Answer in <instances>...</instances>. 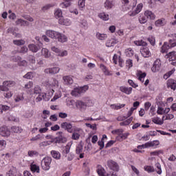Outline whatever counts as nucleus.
Wrapping results in <instances>:
<instances>
[{"mask_svg": "<svg viewBox=\"0 0 176 176\" xmlns=\"http://www.w3.org/2000/svg\"><path fill=\"white\" fill-rule=\"evenodd\" d=\"M166 58H169V61H175L176 60V52L173 51L166 54Z\"/></svg>", "mask_w": 176, "mask_h": 176, "instance_id": "6ab92c4d", "label": "nucleus"}, {"mask_svg": "<svg viewBox=\"0 0 176 176\" xmlns=\"http://www.w3.org/2000/svg\"><path fill=\"white\" fill-rule=\"evenodd\" d=\"M61 129L63 130H66L67 133H74L75 130H74V126L72 123L68 122H64L61 123L60 125Z\"/></svg>", "mask_w": 176, "mask_h": 176, "instance_id": "39448f33", "label": "nucleus"}, {"mask_svg": "<svg viewBox=\"0 0 176 176\" xmlns=\"http://www.w3.org/2000/svg\"><path fill=\"white\" fill-rule=\"evenodd\" d=\"M59 24L62 25H71V20L69 19L60 18L59 19Z\"/></svg>", "mask_w": 176, "mask_h": 176, "instance_id": "4be33fe9", "label": "nucleus"}, {"mask_svg": "<svg viewBox=\"0 0 176 176\" xmlns=\"http://www.w3.org/2000/svg\"><path fill=\"white\" fill-rule=\"evenodd\" d=\"M28 52V48L27 46H23L21 47V50L19 51V53H21V54H25Z\"/></svg>", "mask_w": 176, "mask_h": 176, "instance_id": "864d4df0", "label": "nucleus"}, {"mask_svg": "<svg viewBox=\"0 0 176 176\" xmlns=\"http://www.w3.org/2000/svg\"><path fill=\"white\" fill-rule=\"evenodd\" d=\"M6 148V141L5 140H0V151H3Z\"/></svg>", "mask_w": 176, "mask_h": 176, "instance_id": "c03bdc74", "label": "nucleus"}, {"mask_svg": "<svg viewBox=\"0 0 176 176\" xmlns=\"http://www.w3.org/2000/svg\"><path fill=\"white\" fill-rule=\"evenodd\" d=\"M86 0H78V6L79 8H85V3Z\"/></svg>", "mask_w": 176, "mask_h": 176, "instance_id": "774afa93", "label": "nucleus"}, {"mask_svg": "<svg viewBox=\"0 0 176 176\" xmlns=\"http://www.w3.org/2000/svg\"><path fill=\"white\" fill-rule=\"evenodd\" d=\"M63 80L65 85H72V83H74V80L72 79V77L69 76H64Z\"/></svg>", "mask_w": 176, "mask_h": 176, "instance_id": "5701e85b", "label": "nucleus"}, {"mask_svg": "<svg viewBox=\"0 0 176 176\" xmlns=\"http://www.w3.org/2000/svg\"><path fill=\"white\" fill-rule=\"evenodd\" d=\"M8 111H10V107L5 104H1V113L8 112Z\"/></svg>", "mask_w": 176, "mask_h": 176, "instance_id": "ea45409f", "label": "nucleus"}, {"mask_svg": "<svg viewBox=\"0 0 176 176\" xmlns=\"http://www.w3.org/2000/svg\"><path fill=\"white\" fill-rule=\"evenodd\" d=\"M151 146H155V141L147 142L145 144H142L141 146H138V149H142V148H151Z\"/></svg>", "mask_w": 176, "mask_h": 176, "instance_id": "412c9836", "label": "nucleus"}, {"mask_svg": "<svg viewBox=\"0 0 176 176\" xmlns=\"http://www.w3.org/2000/svg\"><path fill=\"white\" fill-rule=\"evenodd\" d=\"M152 122L155 123V124H159V126H162V124L164 123V122L162 121L159 117L152 118Z\"/></svg>", "mask_w": 176, "mask_h": 176, "instance_id": "473e14b6", "label": "nucleus"}, {"mask_svg": "<svg viewBox=\"0 0 176 176\" xmlns=\"http://www.w3.org/2000/svg\"><path fill=\"white\" fill-rule=\"evenodd\" d=\"M56 39H58V42H61L64 43V42H67L68 41V38L63 34L60 32L58 33V36H56Z\"/></svg>", "mask_w": 176, "mask_h": 176, "instance_id": "f3484780", "label": "nucleus"}, {"mask_svg": "<svg viewBox=\"0 0 176 176\" xmlns=\"http://www.w3.org/2000/svg\"><path fill=\"white\" fill-rule=\"evenodd\" d=\"M54 14L56 17H58V19H59V17H61L63 16V12L61 11V10L58 9L55 11Z\"/></svg>", "mask_w": 176, "mask_h": 176, "instance_id": "13d9d810", "label": "nucleus"}, {"mask_svg": "<svg viewBox=\"0 0 176 176\" xmlns=\"http://www.w3.org/2000/svg\"><path fill=\"white\" fill-rule=\"evenodd\" d=\"M144 170L147 173H153L155 171V168L151 166H144Z\"/></svg>", "mask_w": 176, "mask_h": 176, "instance_id": "6e6d98bb", "label": "nucleus"}, {"mask_svg": "<svg viewBox=\"0 0 176 176\" xmlns=\"http://www.w3.org/2000/svg\"><path fill=\"white\" fill-rule=\"evenodd\" d=\"M108 166L113 171H119V165L115 161L109 160L107 162Z\"/></svg>", "mask_w": 176, "mask_h": 176, "instance_id": "6e6552de", "label": "nucleus"}, {"mask_svg": "<svg viewBox=\"0 0 176 176\" xmlns=\"http://www.w3.org/2000/svg\"><path fill=\"white\" fill-rule=\"evenodd\" d=\"M135 45H136V46H146V45H148L146 43V42L140 40V41H134Z\"/></svg>", "mask_w": 176, "mask_h": 176, "instance_id": "4c0bfd02", "label": "nucleus"}, {"mask_svg": "<svg viewBox=\"0 0 176 176\" xmlns=\"http://www.w3.org/2000/svg\"><path fill=\"white\" fill-rule=\"evenodd\" d=\"M160 67H162V62H160V59H157L153 63L151 71L157 72V71H160Z\"/></svg>", "mask_w": 176, "mask_h": 176, "instance_id": "0eeeda50", "label": "nucleus"}, {"mask_svg": "<svg viewBox=\"0 0 176 176\" xmlns=\"http://www.w3.org/2000/svg\"><path fill=\"white\" fill-rule=\"evenodd\" d=\"M0 135H1V137H9V135H10L9 128L6 126L0 127Z\"/></svg>", "mask_w": 176, "mask_h": 176, "instance_id": "423d86ee", "label": "nucleus"}, {"mask_svg": "<svg viewBox=\"0 0 176 176\" xmlns=\"http://www.w3.org/2000/svg\"><path fill=\"white\" fill-rule=\"evenodd\" d=\"M171 47H170V45H168L167 43H164L161 48V53H167L168 52V49H170Z\"/></svg>", "mask_w": 176, "mask_h": 176, "instance_id": "cd10ccee", "label": "nucleus"}, {"mask_svg": "<svg viewBox=\"0 0 176 176\" xmlns=\"http://www.w3.org/2000/svg\"><path fill=\"white\" fill-rule=\"evenodd\" d=\"M80 138V135L78 132H73L72 135V140H75L76 141H78Z\"/></svg>", "mask_w": 176, "mask_h": 176, "instance_id": "a18cd8bd", "label": "nucleus"}, {"mask_svg": "<svg viewBox=\"0 0 176 176\" xmlns=\"http://www.w3.org/2000/svg\"><path fill=\"white\" fill-rule=\"evenodd\" d=\"M136 76L138 77V80H140V82H144V78L146 76V73H142L141 70H138Z\"/></svg>", "mask_w": 176, "mask_h": 176, "instance_id": "a211bd4d", "label": "nucleus"}, {"mask_svg": "<svg viewBox=\"0 0 176 176\" xmlns=\"http://www.w3.org/2000/svg\"><path fill=\"white\" fill-rule=\"evenodd\" d=\"M45 35L49 38H52V39H57L58 32L49 30L46 31Z\"/></svg>", "mask_w": 176, "mask_h": 176, "instance_id": "1a4fd4ad", "label": "nucleus"}, {"mask_svg": "<svg viewBox=\"0 0 176 176\" xmlns=\"http://www.w3.org/2000/svg\"><path fill=\"white\" fill-rule=\"evenodd\" d=\"M96 38H97V39H99L100 41H105V39H107V38H108V36L105 34L97 33Z\"/></svg>", "mask_w": 176, "mask_h": 176, "instance_id": "7c9ffc66", "label": "nucleus"}, {"mask_svg": "<svg viewBox=\"0 0 176 176\" xmlns=\"http://www.w3.org/2000/svg\"><path fill=\"white\" fill-rule=\"evenodd\" d=\"M8 120H10V122H19V118L13 116H10L8 117Z\"/></svg>", "mask_w": 176, "mask_h": 176, "instance_id": "69168bd1", "label": "nucleus"}, {"mask_svg": "<svg viewBox=\"0 0 176 176\" xmlns=\"http://www.w3.org/2000/svg\"><path fill=\"white\" fill-rule=\"evenodd\" d=\"M140 53L142 54V56H143V57H149V56H151V51H149V48L146 47H142L140 49Z\"/></svg>", "mask_w": 176, "mask_h": 176, "instance_id": "f8f14e48", "label": "nucleus"}, {"mask_svg": "<svg viewBox=\"0 0 176 176\" xmlns=\"http://www.w3.org/2000/svg\"><path fill=\"white\" fill-rule=\"evenodd\" d=\"M50 164H52V158L49 157H46L41 161V167L43 170L45 171H47V170H50Z\"/></svg>", "mask_w": 176, "mask_h": 176, "instance_id": "7ed1b4c3", "label": "nucleus"}, {"mask_svg": "<svg viewBox=\"0 0 176 176\" xmlns=\"http://www.w3.org/2000/svg\"><path fill=\"white\" fill-rule=\"evenodd\" d=\"M30 170L33 173H39V166H36V164H32L30 166Z\"/></svg>", "mask_w": 176, "mask_h": 176, "instance_id": "58836bf2", "label": "nucleus"}, {"mask_svg": "<svg viewBox=\"0 0 176 176\" xmlns=\"http://www.w3.org/2000/svg\"><path fill=\"white\" fill-rule=\"evenodd\" d=\"M15 102H20V101H24V96L23 95H18L15 97Z\"/></svg>", "mask_w": 176, "mask_h": 176, "instance_id": "3c124183", "label": "nucleus"}, {"mask_svg": "<svg viewBox=\"0 0 176 176\" xmlns=\"http://www.w3.org/2000/svg\"><path fill=\"white\" fill-rule=\"evenodd\" d=\"M42 100H45V101H49V100H50V98H46V94L41 93L38 94V97L36 98V102H41Z\"/></svg>", "mask_w": 176, "mask_h": 176, "instance_id": "2eb2a0df", "label": "nucleus"}, {"mask_svg": "<svg viewBox=\"0 0 176 176\" xmlns=\"http://www.w3.org/2000/svg\"><path fill=\"white\" fill-rule=\"evenodd\" d=\"M34 94H41L42 89H41V87H39L38 85L35 86L34 89Z\"/></svg>", "mask_w": 176, "mask_h": 176, "instance_id": "09e8293b", "label": "nucleus"}, {"mask_svg": "<svg viewBox=\"0 0 176 176\" xmlns=\"http://www.w3.org/2000/svg\"><path fill=\"white\" fill-rule=\"evenodd\" d=\"M41 53L43 56L45 57V58L50 57V53H49V50L46 48H43L41 50Z\"/></svg>", "mask_w": 176, "mask_h": 176, "instance_id": "f704fd0d", "label": "nucleus"}, {"mask_svg": "<svg viewBox=\"0 0 176 176\" xmlns=\"http://www.w3.org/2000/svg\"><path fill=\"white\" fill-rule=\"evenodd\" d=\"M118 43V41L116 40H108L106 43V46L107 47H112L113 46H115V45H116Z\"/></svg>", "mask_w": 176, "mask_h": 176, "instance_id": "bb28decb", "label": "nucleus"}, {"mask_svg": "<svg viewBox=\"0 0 176 176\" xmlns=\"http://www.w3.org/2000/svg\"><path fill=\"white\" fill-rule=\"evenodd\" d=\"M34 86V82L32 81H30L27 84L25 85L24 89H31Z\"/></svg>", "mask_w": 176, "mask_h": 176, "instance_id": "e2e57ef3", "label": "nucleus"}, {"mask_svg": "<svg viewBox=\"0 0 176 176\" xmlns=\"http://www.w3.org/2000/svg\"><path fill=\"white\" fill-rule=\"evenodd\" d=\"M89 90V86L85 85L83 87L74 88L73 91H72L71 94L74 97H80L81 94L86 93Z\"/></svg>", "mask_w": 176, "mask_h": 176, "instance_id": "f257e3e1", "label": "nucleus"}, {"mask_svg": "<svg viewBox=\"0 0 176 176\" xmlns=\"http://www.w3.org/2000/svg\"><path fill=\"white\" fill-rule=\"evenodd\" d=\"M100 68L101 71H102L104 75H106L107 76H112V73L109 72L108 67H107V66H105L104 64H100Z\"/></svg>", "mask_w": 176, "mask_h": 176, "instance_id": "ddd939ff", "label": "nucleus"}, {"mask_svg": "<svg viewBox=\"0 0 176 176\" xmlns=\"http://www.w3.org/2000/svg\"><path fill=\"white\" fill-rule=\"evenodd\" d=\"M97 173L99 176H107L104 175L105 170L102 167H99L97 170Z\"/></svg>", "mask_w": 176, "mask_h": 176, "instance_id": "79ce46f5", "label": "nucleus"}, {"mask_svg": "<svg viewBox=\"0 0 176 176\" xmlns=\"http://www.w3.org/2000/svg\"><path fill=\"white\" fill-rule=\"evenodd\" d=\"M16 85L14 81L7 80L3 82L2 85H0L1 91H9V87H13Z\"/></svg>", "mask_w": 176, "mask_h": 176, "instance_id": "f03ea898", "label": "nucleus"}, {"mask_svg": "<svg viewBox=\"0 0 176 176\" xmlns=\"http://www.w3.org/2000/svg\"><path fill=\"white\" fill-rule=\"evenodd\" d=\"M76 107L80 109V111H85V109L87 108V104L82 100H77L76 102Z\"/></svg>", "mask_w": 176, "mask_h": 176, "instance_id": "9d476101", "label": "nucleus"}, {"mask_svg": "<svg viewBox=\"0 0 176 176\" xmlns=\"http://www.w3.org/2000/svg\"><path fill=\"white\" fill-rule=\"evenodd\" d=\"M69 146H66L65 148L63 149V156H65V157H67V155L69 153Z\"/></svg>", "mask_w": 176, "mask_h": 176, "instance_id": "8fccbe9b", "label": "nucleus"}, {"mask_svg": "<svg viewBox=\"0 0 176 176\" xmlns=\"http://www.w3.org/2000/svg\"><path fill=\"white\" fill-rule=\"evenodd\" d=\"M125 54L127 57H133L134 51L131 48H128L125 50Z\"/></svg>", "mask_w": 176, "mask_h": 176, "instance_id": "e433bc0d", "label": "nucleus"}, {"mask_svg": "<svg viewBox=\"0 0 176 176\" xmlns=\"http://www.w3.org/2000/svg\"><path fill=\"white\" fill-rule=\"evenodd\" d=\"M58 56L59 57H65L66 56H68V52L67 50H60L59 51V54H58Z\"/></svg>", "mask_w": 176, "mask_h": 176, "instance_id": "5fc2aeb1", "label": "nucleus"}, {"mask_svg": "<svg viewBox=\"0 0 176 176\" xmlns=\"http://www.w3.org/2000/svg\"><path fill=\"white\" fill-rule=\"evenodd\" d=\"M51 155L54 159H56L57 160L61 157V154L57 151H52Z\"/></svg>", "mask_w": 176, "mask_h": 176, "instance_id": "c85d7f7f", "label": "nucleus"}, {"mask_svg": "<svg viewBox=\"0 0 176 176\" xmlns=\"http://www.w3.org/2000/svg\"><path fill=\"white\" fill-rule=\"evenodd\" d=\"M126 67H128L129 69H130V68L133 67V60H131V59L127 60L126 61Z\"/></svg>", "mask_w": 176, "mask_h": 176, "instance_id": "0e129e2a", "label": "nucleus"}, {"mask_svg": "<svg viewBox=\"0 0 176 176\" xmlns=\"http://www.w3.org/2000/svg\"><path fill=\"white\" fill-rule=\"evenodd\" d=\"M142 8H144V5L142 3H139L137 6L135 11L137 12V13L138 14L141 12V10H142Z\"/></svg>", "mask_w": 176, "mask_h": 176, "instance_id": "4d7b16f0", "label": "nucleus"}, {"mask_svg": "<svg viewBox=\"0 0 176 176\" xmlns=\"http://www.w3.org/2000/svg\"><path fill=\"white\" fill-rule=\"evenodd\" d=\"M166 24L164 23V19H158L157 21H155V25L156 27H162Z\"/></svg>", "mask_w": 176, "mask_h": 176, "instance_id": "37998d69", "label": "nucleus"}, {"mask_svg": "<svg viewBox=\"0 0 176 176\" xmlns=\"http://www.w3.org/2000/svg\"><path fill=\"white\" fill-rule=\"evenodd\" d=\"M21 60V57L19 56H12L11 57V61H13L14 63H19Z\"/></svg>", "mask_w": 176, "mask_h": 176, "instance_id": "603ef678", "label": "nucleus"}, {"mask_svg": "<svg viewBox=\"0 0 176 176\" xmlns=\"http://www.w3.org/2000/svg\"><path fill=\"white\" fill-rule=\"evenodd\" d=\"M144 16H146L147 19H150L151 20H154L155 17V14H153L152 11H149V10L145 11Z\"/></svg>", "mask_w": 176, "mask_h": 176, "instance_id": "b1692460", "label": "nucleus"}, {"mask_svg": "<svg viewBox=\"0 0 176 176\" xmlns=\"http://www.w3.org/2000/svg\"><path fill=\"white\" fill-rule=\"evenodd\" d=\"M28 155L30 157H32L34 156H42V155L39 154V153L36 151H29Z\"/></svg>", "mask_w": 176, "mask_h": 176, "instance_id": "72a5a7b5", "label": "nucleus"}, {"mask_svg": "<svg viewBox=\"0 0 176 176\" xmlns=\"http://www.w3.org/2000/svg\"><path fill=\"white\" fill-rule=\"evenodd\" d=\"M44 72L45 74H51V75H54V74H58V72H60V67L47 68L45 69Z\"/></svg>", "mask_w": 176, "mask_h": 176, "instance_id": "9b49d317", "label": "nucleus"}, {"mask_svg": "<svg viewBox=\"0 0 176 176\" xmlns=\"http://www.w3.org/2000/svg\"><path fill=\"white\" fill-rule=\"evenodd\" d=\"M76 152L78 155H79V154L82 153V152H83V145H82L81 143L77 146Z\"/></svg>", "mask_w": 176, "mask_h": 176, "instance_id": "a19ab883", "label": "nucleus"}, {"mask_svg": "<svg viewBox=\"0 0 176 176\" xmlns=\"http://www.w3.org/2000/svg\"><path fill=\"white\" fill-rule=\"evenodd\" d=\"M104 8L106 9H111L112 8V1H111L110 0H107L105 2H104Z\"/></svg>", "mask_w": 176, "mask_h": 176, "instance_id": "49530a36", "label": "nucleus"}, {"mask_svg": "<svg viewBox=\"0 0 176 176\" xmlns=\"http://www.w3.org/2000/svg\"><path fill=\"white\" fill-rule=\"evenodd\" d=\"M110 107H111V109L118 110V109H122V108H124V107H126V104H111Z\"/></svg>", "mask_w": 176, "mask_h": 176, "instance_id": "393cba45", "label": "nucleus"}, {"mask_svg": "<svg viewBox=\"0 0 176 176\" xmlns=\"http://www.w3.org/2000/svg\"><path fill=\"white\" fill-rule=\"evenodd\" d=\"M18 64H19V67H27V60H20V61L18 62Z\"/></svg>", "mask_w": 176, "mask_h": 176, "instance_id": "680f3d73", "label": "nucleus"}, {"mask_svg": "<svg viewBox=\"0 0 176 176\" xmlns=\"http://www.w3.org/2000/svg\"><path fill=\"white\" fill-rule=\"evenodd\" d=\"M156 172L160 175L162 174V166L159 163L155 164Z\"/></svg>", "mask_w": 176, "mask_h": 176, "instance_id": "bf43d9fd", "label": "nucleus"}, {"mask_svg": "<svg viewBox=\"0 0 176 176\" xmlns=\"http://www.w3.org/2000/svg\"><path fill=\"white\" fill-rule=\"evenodd\" d=\"M28 48L30 50V52H32L33 53H36L38 50H39V47L35 44H30L28 45Z\"/></svg>", "mask_w": 176, "mask_h": 176, "instance_id": "a878e982", "label": "nucleus"}, {"mask_svg": "<svg viewBox=\"0 0 176 176\" xmlns=\"http://www.w3.org/2000/svg\"><path fill=\"white\" fill-rule=\"evenodd\" d=\"M168 89H171L172 90H175L176 89V80L174 79H169L167 81Z\"/></svg>", "mask_w": 176, "mask_h": 176, "instance_id": "4468645a", "label": "nucleus"}, {"mask_svg": "<svg viewBox=\"0 0 176 176\" xmlns=\"http://www.w3.org/2000/svg\"><path fill=\"white\" fill-rule=\"evenodd\" d=\"M28 61H30V63H31L32 64H35L36 60H35V56H32V55H30L28 57Z\"/></svg>", "mask_w": 176, "mask_h": 176, "instance_id": "052dcab7", "label": "nucleus"}, {"mask_svg": "<svg viewBox=\"0 0 176 176\" xmlns=\"http://www.w3.org/2000/svg\"><path fill=\"white\" fill-rule=\"evenodd\" d=\"M14 45L16 46H23V45H25V41L21 39V40H13Z\"/></svg>", "mask_w": 176, "mask_h": 176, "instance_id": "2f4dec72", "label": "nucleus"}, {"mask_svg": "<svg viewBox=\"0 0 176 176\" xmlns=\"http://www.w3.org/2000/svg\"><path fill=\"white\" fill-rule=\"evenodd\" d=\"M120 91L124 93L125 94H131V91H133L132 87H120Z\"/></svg>", "mask_w": 176, "mask_h": 176, "instance_id": "aec40b11", "label": "nucleus"}, {"mask_svg": "<svg viewBox=\"0 0 176 176\" xmlns=\"http://www.w3.org/2000/svg\"><path fill=\"white\" fill-rule=\"evenodd\" d=\"M58 135L54 140L55 144H65L67 142V138L65 137V133L63 131H59L57 133Z\"/></svg>", "mask_w": 176, "mask_h": 176, "instance_id": "20e7f679", "label": "nucleus"}, {"mask_svg": "<svg viewBox=\"0 0 176 176\" xmlns=\"http://www.w3.org/2000/svg\"><path fill=\"white\" fill-rule=\"evenodd\" d=\"M11 130H12V131H13V133H21V131H23V129H21V128H20L19 126H16L11 127Z\"/></svg>", "mask_w": 176, "mask_h": 176, "instance_id": "de8ad7c7", "label": "nucleus"}, {"mask_svg": "<svg viewBox=\"0 0 176 176\" xmlns=\"http://www.w3.org/2000/svg\"><path fill=\"white\" fill-rule=\"evenodd\" d=\"M15 23L16 25H21L22 27H28V25H30V22L24 21V19H18Z\"/></svg>", "mask_w": 176, "mask_h": 176, "instance_id": "dca6fc26", "label": "nucleus"}, {"mask_svg": "<svg viewBox=\"0 0 176 176\" xmlns=\"http://www.w3.org/2000/svg\"><path fill=\"white\" fill-rule=\"evenodd\" d=\"M139 21L140 23V24H145V23H146V21H148V20L146 19V18L145 16H142V17H139Z\"/></svg>", "mask_w": 176, "mask_h": 176, "instance_id": "338daca9", "label": "nucleus"}, {"mask_svg": "<svg viewBox=\"0 0 176 176\" xmlns=\"http://www.w3.org/2000/svg\"><path fill=\"white\" fill-rule=\"evenodd\" d=\"M131 122H133V117L130 118L129 119L122 122L120 123V126H129V124H130V123H131Z\"/></svg>", "mask_w": 176, "mask_h": 176, "instance_id": "c9c22d12", "label": "nucleus"}, {"mask_svg": "<svg viewBox=\"0 0 176 176\" xmlns=\"http://www.w3.org/2000/svg\"><path fill=\"white\" fill-rule=\"evenodd\" d=\"M98 17L102 20H104V21H107V20H109V15L107 14H105V12L99 14Z\"/></svg>", "mask_w": 176, "mask_h": 176, "instance_id": "c756f323", "label": "nucleus"}]
</instances>
